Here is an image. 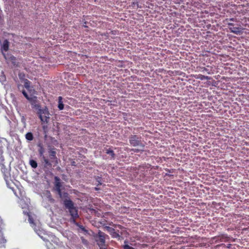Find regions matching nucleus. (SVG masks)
Returning a JSON list of instances; mask_svg holds the SVG:
<instances>
[{
	"mask_svg": "<svg viewBox=\"0 0 249 249\" xmlns=\"http://www.w3.org/2000/svg\"><path fill=\"white\" fill-rule=\"evenodd\" d=\"M54 186L52 190L56 193L63 200L64 206L67 209L71 216V221L79 217L78 210L74 205V203L71 199L67 192H62V182L60 178L55 176L54 178Z\"/></svg>",
	"mask_w": 249,
	"mask_h": 249,
	"instance_id": "nucleus-1",
	"label": "nucleus"
},
{
	"mask_svg": "<svg viewBox=\"0 0 249 249\" xmlns=\"http://www.w3.org/2000/svg\"><path fill=\"white\" fill-rule=\"evenodd\" d=\"M39 118L40 119L42 124H43L42 128L45 132L48 128L47 124L50 120V113L48 108L45 107L42 108L38 109L36 111Z\"/></svg>",
	"mask_w": 249,
	"mask_h": 249,
	"instance_id": "nucleus-2",
	"label": "nucleus"
},
{
	"mask_svg": "<svg viewBox=\"0 0 249 249\" xmlns=\"http://www.w3.org/2000/svg\"><path fill=\"white\" fill-rule=\"evenodd\" d=\"M18 88L19 90L21 91L24 96L30 102L31 107L33 108H35L37 110L41 108L36 96H33L30 97L26 91L24 89L23 86L18 85Z\"/></svg>",
	"mask_w": 249,
	"mask_h": 249,
	"instance_id": "nucleus-3",
	"label": "nucleus"
},
{
	"mask_svg": "<svg viewBox=\"0 0 249 249\" xmlns=\"http://www.w3.org/2000/svg\"><path fill=\"white\" fill-rule=\"evenodd\" d=\"M94 238L100 249H107L106 240L109 239V236L107 234L99 230L98 233L94 236Z\"/></svg>",
	"mask_w": 249,
	"mask_h": 249,
	"instance_id": "nucleus-4",
	"label": "nucleus"
},
{
	"mask_svg": "<svg viewBox=\"0 0 249 249\" xmlns=\"http://www.w3.org/2000/svg\"><path fill=\"white\" fill-rule=\"evenodd\" d=\"M142 137L136 135H131L129 137V142L131 145L133 146H140L143 148L144 144L142 143Z\"/></svg>",
	"mask_w": 249,
	"mask_h": 249,
	"instance_id": "nucleus-5",
	"label": "nucleus"
},
{
	"mask_svg": "<svg viewBox=\"0 0 249 249\" xmlns=\"http://www.w3.org/2000/svg\"><path fill=\"white\" fill-rule=\"evenodd\" d=\"M104 228L111 235L112 237L120 239L118 231H116L114 228L107 226H105Z\"/></svg>",
	"mask_w": 249,
	"mask_h": 249,
	"instance_id": "nucleus-6",
	"label": "nucleus"
},
{
	"mask_svg": "<svg viewBox=\"0 0 249 249\" xmlns=\"http://www.w3.org/2000/svg\"><path fill=\"white\" fill-rule=\"evenodd\" d=\"M9 42L7 39H5L1 44L0 48V51L5 58H6V57L4 53L7 52L9 50Z\"/></svg>",
	"mask_w": 249,
	"mask_h": 249,
	"instance_id": "nucleus-7",
	"label": "nucleus"
},
{
	"mask_svg": "<svg viewBox=\"0 0 249 249\" xmlns=\"http://www.w3.org/2000/svg\"><path fill=\"white\" fill-rule=\"evenodd\" d=\"M1 171L3 174L4 180L7 182L10 176L9 170L6 168L4 165H0Z\"/></svg>",
	"mask_w": 249,
	"mask_h": 249,
	"instance_id": "nucleus-8",
	"label": "nucleus"
},
{
	"mask_svg": "<svg viewBox=\"0 0 249 249\" xmlns=\"http://www.w3.org/2000/svg\"><path fill=\"white\" fill-rule=\"evenodd\" d=\"M240 26L229 27V29L231 32L235 34L236 35L240 34L242 32L241 28L239 27Z\"/></svg>",
	"mask_w": 249,
	"mask_h": 249,
	"instance_id": "nucleus-9",
	"label": "nucleus"
},
{
	"mask_svg": "<svg viewBox=\"0 0 249 249\" xmlns=\"http://www.w3.org/2000/svg\"><path fill=\"white\" fill-rule=\"evenodd\" d=\"M41 161L44 163V168H48L52 167L51 162L45 156L41 158Z\"/></svg>",
	"mask_w": 249,
	"mask_h": 249,
	"instance_id": "nucleus-10",
	"label": "nucleus"
},
{
	"mask_svg": "<svg viewBox=\"0 0 249 249\" xmlns=\"http://www.w3.org/2000/svg\"><path fill=\"white\" fill-rule=\"evenodd\" d=\"M30 84H31V82L30 81H29L28 79H25V80L24 81V87L28 90V91L30 93H34L35 90H33V91L32 92V87H31L30 86Z\"/></svg>",
	"mask_w": 249,
	"mask_h": 249,
	"instance_id": "nucleus-11",
	"label": "nucleus"
},
{
	"mask_svg": "<svg viewBox=\"0 0 249 249\" xmlns=\"http://www.w3.org/2000/svg\"><path fill=\"white\" fill-rule=\"evenodd\" d=\"M49 155L50 159L52 160V161L54 160H57L56 152L54 149H50L49 151Z\"/></svg>",
	"mask_w": 249,
	"mask_h": 249,
	"instance_id": "nucleus-12",
	"label": "nucleus"
},
{
	"mask_svg": "<svg viewBox=\"0 0 249 249\" xmlns=\"http://www.w3.org/2000/svg\"><path fill=\"white\" fill-rule=\"evenodd\" d=\"M28 221L31 225V226L34 228L35 231L38 234L37 230H36V224H35V222H34L33 218L31 216H29Z\"/></svg>",
	"mask_w": 249,
	"mask_h": 249,
	"instance_id": "nucleus-13",
	"label": "nucleus"
},
{
	"mask_svg": "<svg viewBox=\"0 0 249 249\" xmlns=\"http://www.w3.org/2000/svg\"><path fill=\"white\" fill-rule=\"evenodd\" d=\"M64 104L62 102V97L61 96L58 97V108L59 110H61L64 109Z\"/></svg>",
	"mask_w": 249,
	"mask_h": 249,
	"instance_id": "nucleus-14",
	"label": "nucleus"
},
{
	"mask_svg": "<svg viewBox=\"0 0 249 249\" xmlns=\"http://www.w3.org/2000/svg\"><path fill=\"white\" fill-rule=\"evenodd\" d=\"M226 21H227V25L229 27L233 26L234 24L232 22H237V20L236 19H235L234 18H231L230 19H227Z\"/></svg>",
	"mask_w": 249,
	"mask_h": 249,
	"instance_id": "nucleus-15",
	"label": "nucleus"
},
{
	"mask_svg": "<svg viewBox=\"0 0 249 249\" xmlns=\"http://www.w3.org/2000/svg\"><path fill=\"white\" fill-rule=\"evenodd\" d=\"M106 153L108 155H109L110 156H111V158L112 159H114L115 158V154L114 152V151L110 149H107L106 150Z\"/></svg>",
	"mask_w": 249,
	"mask_h": 249,
	"instance_id": "nucleus-16",
	"label": "nucleus"
},
{
	"mask_svg": "<svg viewBox=\"0 0 249 249\" xmlns=\"http://www.w3.org/2000/svg\"><path fill=\"white\" fill-rule=\"evenodd\" d=\"M39 148L38 149V153L40 157L42 158L43 157H45L44 155V153L45 152V149L41 145H39Z\"/></svg>",
	"mask_w": 249,
	"mask_h": 249,
	"instance_id": "nucleus-17",
	"label": "nucleus"
},
{
	"mask_svg": "<svg viewBox=\"0 0 249 249\" xmlns=\"http://www.w3.org/2000/svg\"><path fill=\"white\" fill-rule=\"evenodd\" d=\"M46 196L51 203H53L54 202V199L52 197V195L50 191H47Z\"/></svg>",
	"mask_w": 249,
	"mask_h": 249,
	"instance_id": "nucleus-18",
	"label": "nucleus"
},
{
	"mask_svg": "<svg viewBox=\"0 0 249 249\" xmlns=\"http://www.w3.org/2000/svg\"><path fill=\"white\" fill-rule=\"evenodd\" d=\"M25 138L28 141H32L34 139V136L31 132H28L25 135Z\"/></svg>",
	"mask_w": 249,
	"mask_h": 249,
	"instance_id": "nucleus-19",
	"label": "nucleus"
},
{
	"mask_svg": "<svg viewBox=\"0 0 249 249\" xmlns=\"http://www.w3.org/2000/svg\"><path fill=\"white\" fill-rule=\"evenodd\" d=\"M29 164L33 168H36L37 167V163L35 160H29Z\"/></svg>",
	"mask_w": 249,
	"mask_h": 249,
	"instance_id": "nucleus-20",
	"label": "nucleus"
},
{
	"mask_svg": "<svg viewBox=\"0 0 249 249\" xmlns=\"http://www.w3.org/2000/svg\"><path fill=\"white\" fill-rule=\"evenodd\" d=\"M197 79H199L201 80H209L210 79V77L207 76H205L202 74H198L196 77Z\"/></svg>",
	"mask_w": 249,
	"mask_h": 249,
	"instance_id": "nucleus-21",
	"label": "nucleus"
},
{
	"mask_svg": "<svg viewBox=\"0 0 249 249\" xmlns=\"http://www.w3.org/2000/svg\"><path fill=\"white\" fill-rule=\"evenodd\" d=\"M124 249H135L134 248H133L131 246H130L129 245L127 244H124L123 246Z\"/></svg>",
	"mask_w": 249,
	"mask_h": 249,
	"instance_id": "nucleus-22",
	"label": "nucleus"
},
{
	"mask_svg": "<svg viewBox=\"0 0 249 249\" xmlns=\"http://www.w3.org/2000/svg\"><path fill=\"white\" fill-rule=\"evenodd\" d=\"M4 158L3 156H0V166L4 164Z\"/></svg>",
	"mask_w": 249,
	"mask_h": 249,
	"instance_id": "nucleus-23",
	"label": "nucleus"
},
{
	"mask_svg": "<svg viewBox=\"0 0 249 249\" xmlns=\"http://www.w3.org/2000/svg\"><path fill=\"white\" fill-rule=\"evenodd\" d=\"M76 220V219H74L71 220V221L74 224H75L76 226L79 227V226H80L81 225L79 223L77 222Z\"/></svg>",
	"mask_w": 249,
	"mask_h": 249,
	"instance_id": "nucleus-24",
	"label": "nucleus"
},
{
	"mask_svg": "<svg viewBox=\"0 0 249 249\" xmlns=\"http://www.w3.org/2000/svg\"><path fill=\"white\" fill-rule=\"evenodd\" d=\"M18 77H19V79H24V78L25 77V75L23 73L20 72L18 73Z\"/></svg>",
	"mask_w": 249,
	"mask_h": 249,
	"instance_id": "nucleus-25",
	"label": "nucleus"
},
{
	"mask_svg": "<svg viewBox=\"0 0 249 249\" xmlns=\"http://www.w3.org/2000/svg\"><path fill=\"white\" fill-rule=\"evenodd\" d=\"M131 151H133L134 152L138 153L141 151V150L139 149L133 148L131 149ZM142 151H143V150H142Z\"/></svg>",
	"mask_w": 249,
	"mask_h": 249,
	"instance_id": "nucleus-26",
	"label": "nucleus"
},
{
	"mask_svg": "<svg viewBox=\"0 0 249 249\" xmlns=\"http://www.w3.org/2000/svg\"><path fill=\"white\" fill-rule=\"evenodd\" d=\"M3 145H0V156H3Z\"/></svg>",
	"mask_w": 249,
	"mask_h": 249,
	"instance_id": "nucleus-27",
	"label": "nucleus"
},
{
	"mask_svg": "<svg viewBox=\"0 0 249 249\" xmlns=\"http://www.w3.org/2000/svg\"><path fill=\"white\" fill-rule=\"evenodd\" d=\"M3 142H6V140L4 138H0V145H2V143H3Z\"/></svg>",
	"mask_w": 249,
	"mask_h": 249,
	"instance_id": "nucleus-28",
	"label": "nucleus"
},
{
	"mask_svg": "<svg viewBox=\"0 0 249 249\" xmlns=\"http://www.w3.org/2000/svg\"><path fill=\"white\" fill-rule=\"evenodd\" d=\"M79 228L83 231H87L85 229V227L83 225H81Z\"/></svg>",
	"mask_w": 249,
	"mask_h": 249,
	"instance_id": "nucleus-29",
	"label": "nucleus"
},
{
	"mask_svg": "<svg viewBox=\"0 0 249 249\" xmlns=\"http://www.w3.org/2000/svg\"><path fill=\"white\" fill-rule=\"evenodd\" d=\"M201 69L202 70L201 71H208V69H206L205 67H202Z\"/></svg>",
	"mask_w": 249,
	"mask_h": 249,
	"instance_id": "nucleus-30",
	"label": "nucleus"
},
{
	"mask_svg": "<svg viewBox=\"0 0 249 249\" xmlns=\"http://www.w3.org/2000/svg\"><path fill=\"white\" fill-rule=\"evenodd\" d=\"M11 60H16V57L14 56H12L11 57Z\"/></svg>",
	"mask_w": 249,
	"mask_h": 249,
	"instance_id": "nucleus-31",
	"label": "nucleus"
},
{
	"mask_svg": "<svg viewBox=\"0 0 249 249\" xmlns=\"http://www.w3.org/2000/svg\"><path fill=\"white\" fill-rule=\"evenodd\" d=\"M71 165H73V166H75V165H76V163H75V161H72V162H71Z\"/></svg>",
	"mask_w": 249,
	"mask_h": 249,
	"instance_id": "nucleus-32",
	"label": "nucleus"
},
{
	"mask_svg": "<svg viewBox=\"0 0 249 249\" xmlns=\"http://www.w3.org/2000/svg\"><path fill=\"white\" fill-rule=\"evenodd\" d=\"M95 189L96 190H98V189L97 188H96V187L95 188Z\"/></svg>",
	"mask_w": 249,
	"mask_h": 249,
	"instance_id": "nucleus-33",
	"label": "nucleus"
},
{
	"mask_svg": "<svg viewBox=\"0 0 249 249\" xmlns=\"http://www.w3.org/2000/svg\"><path fill=\"white\" fill-rule=\"evenodd\" d=\"M84 27H85V28L87 27V26H86V25H84Z\"/></svg>",
	"mask_w": 249,
	"mask_h": 249,
	"instance_id": "nucleus-34",
	"label": "nucleus"
},
{
	"mask_svg": "<svg viewBox=\"0 0 249 249\" xmlns=\"http://www.w3.org/2000/svg\"><path fill=\"white\" fill-rule=\"evenodd\" d=\"M99 184H101V183H100L99 181Z\"/></svg>",
	"mask_w": 249,
	"mask_h": 249,
	"instance_id": "nucleus-35",
	"label": "nucleus"
}]
</instances>
